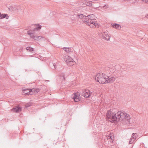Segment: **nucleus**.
Wrapping results in <instances>:
<instances>
[{"mask_svg": "<svg viewBox=\"0 0 148 148\" xmlns=\"http://www.w3.org/2000/svg\"><path fill=\"white\" fill-rule=\"evenodd\" d=\"M26 50H29V52H31L34 50V49L32 47H28L26 48Z\"/></svg>", "mask_w": 148, "mask_h": 148, "instance_id": "obj_24", "label": "nucleus"}, {"mask_svg": "<svg viewBox=\"0 0 148 148\" xmlns=\"http://www.w3.org/2000/svg\"><path fill=\"white\" fill-rule=\"evenodd\" d=\"M103 8H104L106 9L107 8V6L106 5H105L103 6Z\"/></svg>", "mask_w": 148, "mask_h": 148, "instance_id": "obj_28", "label": "nucleus"}, {"mask_svg": "<svg viewBox=\"0 0 148 148\" xmlns=\"http://www.w3.org/2000/svg\"><path fill=\"white\" fill-rule=\"evenodd\" d=\"M40 90L39 88H32L30 89V90L28 92H24L27 95H32L37 93L40 91Z\"/></svg>", "mask_w": 148, "mask_h": 148, "instance_id": "obj_6", "label": "nucleus"}, {"mask_svg": "<svg viewBox=\"0 0 148 148\" xmlns=\"http://www.w3.org/2000/svg\"><path fill=\"white\" fill-rule=\"evenodd\" d=\"M27 33L28 34L30 35V37L32 38H33L34 40L35 36H34V33L30 32V31H29L27 32Z\"/></svg>", "mask_w": 148, "mask_h": 148, "instance_id": "obj_18", "label": "nucleus"}, {"mask_svg": "<svg viewBox=\"0 0 148 148\" xmlns=\"http://www.w3.org/2000/svg\"><path fill=\"white\" fill-rule=\"evenodd\" d=\"M135 140V138H134V137H132H132L130 140L129 142V144H132L134 142Z\"/></svg>", "mask_w": 148, "mask_h": 148, "instance_id": "obj_20", "label": "nucleus"}, {"mask_svg": "<svg viewBox=\"0 0 148 148\" xmlns=\"http://www.w3.org/2000/svg\"><path fill=\"white\" fill-rule=\"evenodd\" d=\"M9 16L7 14H1V12H0V18L2 19L5 18L6 19H8V18Z\"/></svg>", "mask_w": 148, "mask_h": 148, "instance_id": "obj_12", "label": "nucleus"}, {"mask_svg": "<svg viewBox=\"0 0 148 148\" xmlns=\"http://www.w3.org/2000/svg\"><path fill=\"white\" fill-rule=\"evenodd\" d=\"M23 93H24L25 94V95H27L26 94H25V93H24V92H27V91H30L29 90H28V89H23Z\"/></svg>", "mask_w": 148, "mask_h": 148, "instance_id": "obj_25", "label": "nucleus"}, {"mask_svg": "<svg viewBox=\"0 0 148 148\" xmlns=\"http://www.w3.org/2000/svg\"><path fill=\"white\" fill-rule=\"evenodd\" d=\"M8 9L10 11H14L17 10V8L14 5H12L8 8Z\"/></svg>", "mask_w": 148, "mask_h": 148, "instance_id": "obj_14", "label": "nucleus"}, {"mask_svg": "<svg viewBox=\"0 0 148 148\" xmlns=\"http://www.w3.org/2000/svg\"><path fill=\"white\" fill-rule=\"evenodd\" d=\"M63 49L66 52L69 54L71 53V49L67 47H64Z\"/></svg>", "mask_w": 148, "mask_h": 148, "instance_id": "obj_15", "label": "nucleus"}, {"mask_svg": "<svg viewBox=\"0 0 148 148\" xmlns=\"http://www.w3.org/2000/svg\"><path fill=\"white\" fill-rule=\"evenodd\" d=\"M51 67L52 69H55L56 68V63H51L50 64Z\"/></svg>", "mask_w": 148, "mask_h": 148, "instance_id": "obj_21", "label": "nucleus"}, {"mask_svg": "<svg viewBox=\"0 0 148 148\" xmlns=\"http://www.w3.org/2000/svg\"><path fill=\"white\" fill-rule=\"evenodd\" d=\"M109 138L110 139V138H111V136H108V139Z\"/></svg>", "mask_w": 148, "mask_h": 148, "instance_id": "obj_30", "label": "nucleus"}, {"mask_svg": "<svg viewBox=\"0 0 148 148\" xmlns=\"http://www.w3.org/2000/svg\"><path fill=\"white\" fill-rule=\"evenodd\" d=\"M92 24L93 25V27H92L91 24H89V25H87L90 26L91 27H92V28H95V27H99L98 24V23H97V22H95V21H93V24Z\"/></svg>", "mask_w": 148, "mask_h": 148, "instance_id": "obj_13", "label": "nucleus"}, {"mask_svg": "<svg viewBox=\"0 0 148 148\" xmlns=\"http://www.w3.org/2000/svg\"><path fill=\"white\" fill-rule=\"evenodd\" d=\"M106 117L111 122L116 123L118 121H123L125 119L127 121L130 119L129 115L125 112L119 111L116 113L115 112L108 111L106 114Z\"/></svg>", "mask_w": 148, "mask_h": 148, "instance_id": "obj_1", "label": "nucleus"}, {"mask_svg": "<svg viewBox=\"0 0 148 148\" xmlns=\"http://www.w3.org/2000/svg\"><path fill=\"white\" fill-rule=\"evenodd\" d=\"M133 137H134V138H135V140H136V136H134Z\"/></svg>", "mask_w": 148, "mask_h": 148, "instance_id": "obj_31", "label": "nucleus"}, {"mask_svg": "<svg viewBox=\"0 0 148 148\" xmlns=\"http://www.w3.org/2000/svg\"><path fill=\"white\" fill-rule=\"evenodd\" d=\"M95 79L100 83L106 84L107 75L103 73H99L97 74L95 77Z\"/></svg>", "mask_w": 148, "mask_h": 148, "instance_id": "obj_2", "label": "nucleus"}, {"mask_svg": "<svg viewBox=\"0 0 148 148\" xmlns=\"http://www.w3.org/2000/svg\"><path fill=\"white\" fill-rule=\"evenodd\" d=\"M21 108L19 106H15L11 109V111L14 112H18L21 111Z\"/></svg>", "mask_w": 148, "mask_h": 148, "instance_id": "obj_9", "label": "nucleus"}, {"mask_svg": "<svg viewBox=\"0 0 148 148\" xmlns=\"http://www.w3.org/2000/svg\"><path fill=\"white\" fill-rule=\"evenodd\" d=\"M42 38L44 40H45V38L43 37H42L40 36H35L34 38V40H39Z\"/></svg>", "mask_w": 148, "mask_h": 148, "instance_id": "obj_19", "label": "nucleus"}, {"mask_svg": "<svg viewBox=\"0 0 148 148\" xmlns=\"http://www.w3.org/2000/svg\"><path fill=\"white\" fill-rule=\"evenodd\" d=\"M136 136V138H137L138 137V135L137 134V133H133L132 134V137H134V136Z\"/></svg>", "mask_w": 148, "mask_h": 148, "instance_id": "obj_26", "label": "nucleus"}, {"mask_svg": "<svg viewBox=\"0 0 148 148\" xmlns=\"http://www.w3.org/2000/svg\"><path fill=\"white\" fill-rule=\"evenodd\" d=\"M142 1L145 3H148V0H143Z\"/></svg>", "mask_w": 148, "mask_h": 148, "instance_id": "obj_27", "label": "nucleus"}, {"mask_svg": "<svg viewBox=\"0 0 148 148\" xmlns=\"http://www.w3.org/2000/svg\"><path fill=\"white\" fill-rule=\"evenodd\" d=\"M106 82V83H112L115 80V78L113 77H112L109 78V77L107 75Z\"/></svg>", "mask_w": 148, "mask_h": 148, "instance_id": "obj_10", "label": "nucleus"}, {"mask_svg": "<svg viewBox=\"0 0 148 148\" xmlns=\"http://www.w3.org/2000/svg\"><path fill=\"white\" fill-rule=\"evenodd\" d=\"M41 26L40 25H38V27H37L35 28H34V29L33 30H32L31 31H30V32H32V33H33L34 34V31L35 30H39L41 28Z\"/></svg>", "mask_w": 148, "mask_h": 148, "instance_id": "obj_16", "label": "nucleus"}, {"mask_svg": "<svg viewBox=\"0 0 148 148\" xmlns=\"http://www.w3.org/2000/svg\"><path fill=\"white\" fill-rule=\"evenodd\" d=\"M73 99L74 101L76 102H78L80 100V95H78V94L77 95L76 93L74 94Z\"/></svg>", "mask_w": 148, "mask_h": 148, "instance_id": "obj_11", "label": "nucleus"}, {"mask_svg": "<svg viewBox=\"0 0 148 148\" xmlns=\"http://www.w3.org/2000/svg\"><path fill=\"white\" fill-rule=\"evenodd\" d=\"M87 17L86 20L82 21L84 23L86 24L87 25L91 24L92 27H93V21H95V16L93 14L88 15Z\"/></svg>", "mask_w": 148, "mask_h": 148, "instance_id": "obj_3", "label": "nucleus"}, {"mask_svg": "<svg viewBox=\"0 0 148 148\" xmlns=\"http://www.w3.org/2000/svg\"><path fill=\"white\" fill-rule=\"evenodd\" d=\"M145 17L146 18H148V14L147 15H146L145 16Z\"/></svg>", "mask_w": 148, "mask_h": 148, "instance_id": "obj_29", "label": "nucleus"}, {"mask_svg": "<svg viewBox=\"0 0 148 148\" xmlns=\"http://www.w3.org/2000/svg\"><path fill=\"white\" fill-rule=\"evenodd\" d=\"M85 4L87 6H91L92 5V3L91 1H86L85 2Z\"/></svg>", "mask_w": 148, "mask_h": 148, "instance_id": "obj_22", "label": "nucleus"}, {"mask_svg": "<svg viewBox=\"0 0 148 148\" xmlns=\"http://www.w3.org/2000/svg\"><path fill=\"white\" fill-rule=\"evenodd\" d=\"M33 104V103H32L29 102L27 103L26 105H25V108H28L30 106H32V105Z\"/></svg>", "mask_w": 148, "mask_h": 148, "instance_id": "obj_23", "label": "nucleus"}, {"mask_svg": "<svg viewBox=\"0 0 148 148\" xmlns=\"http://www.w3.org/2000/svg\"><path fill=\"white\" fill-rule=\"evenodd\" d=\"M112 26L113 27H114L117 29H119L121 28V27L120 25L116 23L114 24H113L112 25Z\"/></svg>", "mask_w": 148, "mask_h": 148, "instance_id": "obj_17", "label": "nucleus"}, {"mask_svg": "<svg viewBox=\"0 0 148 148\" xmlns=\"http://www.w3.org/2000/svg\"><path fill=\"white\" fill-rule=\"evenodd\" d=\"M87 18L86 16L84 15L83 14H78L76 16V18L77 20L79 19L85 20H86Z\"/></svg>", "mask_w": 148, "mask_h": 148, "instance_id": "obj_8", "label": "nucleus"}, {"mask_svg": "<svg viewBox=\"0 0 148 148\" xmlns=\"http://www.w3.org/2000/svg\"><path fill=\"white\" fill-rule=\"evenodd\" d=\"M68 59L66 60L67 64L70 66L73 65L75 63V61L70 57L68 56Z\"/></svg>", "mask_w": 148, "mask_h": 148, "instance_id": "obj_7", "label": "nucleus"}, {"mask_svg": "<svg viewBox=\"0 0 148 148\" xmlns=\"http://www.w3.org/2000/svg\"><path fill=\"white\" fill-rule=\"evenodd\" d=\"M99 35L101 38L104 40H110V37L108 35L107 33L103 32V33H100Z\"/></svg>", "mask_w": 148, "mask_h": 148, "instance_id": "obj_4", "label": "nucleus"}, {"mask_svg": "<svg viewBox=\"0 0 148 148\" xmlns=\"http://www.w3.org/2000/svg\"><path fill=\"white\" fill-rule=\"evenodd\" d=\"M91 94L92 92H90L89 90H86L83 91L82 93V96L85 98H88L91 95Z\"/></svg>", "mask_w": 148, "mask_h": 148, "instance_id": "obj_5", "label": "nucleus"}]
</instances>
